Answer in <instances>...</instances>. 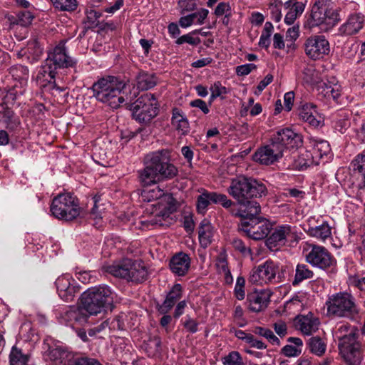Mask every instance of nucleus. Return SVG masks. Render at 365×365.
<instances>
[{"mask_svg": "<svg viewBox=\"0 0 365 365\" xmlns=\"http://www.w3.org/2000/svg\"><path fill=\"white\" fill-rule=\"evenodd\" d=\"M304 51L313 60L322 59L330 52L329 43L324 36H312L304 43Z\"/></svg>", "mask_w": 365, "mask_h": 365, "instance_id": "obj_14", "label": "nucleus"}, {"mask_svg": "<svg viewBox=\"0 0 365 365\" xmlns=\"http://www.w3.org/2000/svg\"><path fill=\"white\" fill-rule=\"evenodd\" d=\"M182 296V287L180 284H175L173 286L168 293L165 299L158 307V311L162 314H168L181 299Z\"/></svg>", "mask_w": 365, "mask_h": 365, "instance_id": "obj_26", "label": "nucleus"}, {"mask_svg": "<svg viewBox=\"0 0 365 365\" xmlns=\"http://www.w3.org/2000/svg\"><path fill=\"white\" fill-rule=\"evenodd\" d=\"M326 10L318 5L316 2L312 6L309 18L307 24L309 28L326 24L325 14Z\"/></svg>", "mask_w": 365, "mask_h": 365, "instance_id": "obj_37", "label": "nucleus"}, {"mask_svg": "<svg viewBox=\"0 0 365 365\" xmlns=\"http://www.w3.org/2000/svg\"><path fill=\"white\" fill-rule=\"evenodd\" d=\"M279 279V264L270 259L253 269L250 275V282L259 285L277 283Z\"/></svg>", "mask_w": 365, "mask_h": 365, "instance_id": "obj_10", "label": "nucleus"}, {"mask_svg": "<svg viewBox=\"0 0 365 365\" xmlns=\"http://www.w3.org/2000/svg\"><path fill=\"white\" fill-rule=\"evenodd\" d=\"M295 226L282 225L276 227L266 240V245L271 250H277L287 242H297L299 239Z\"/></svg>", "mask_w": 365, "mask_h": 365, "instance_id": "obj_11", "label": "nucleus"}, {"mask_svg": "<svg viewBox=\"0 0 365 365\" xmlns=\"http://www.w3.org/2000/svg\"><path fill=\"white\" fill-rule=\"evenodd\" d=\"M89 316L81 304L79 307H68L63 309L59 314V319L61 323L74 327L86 324Z\"/></svg>", "mask_w": 365, "mask_h": 365, "instance_id": "obj_18", "label": "nucleus"}, {"mask_svg": "<svg viewBox=\"0 0 365 365\" xmlns=\"http://www.w3.org/2000/svg\"><path fill=\"white\" fill-rule=\"evenodd\" d=\"M33 19V15L29 11L19 12L16 17L13 16H8V21L10 23V29H14L15 26L26 27L31 24Z\"/></svg>", "mask_w": 365, "mask_h": 365, "instance_id": "obj_41", "label": "nucleus"}, {"mask_svg": "<svg viewBox=\"0 0 365 365\" xmlns=\"http://www.w3.org/2000/svg\"><path fill=\"white\" fill-rule=\"evenodd\" d=\"M46 60L56 70L63 68H73L76 65V61L67 54L64 42H60L51 50L48 53Z\"/></svg>", "mask_w": 365, "mask_h": 365, "instance_id": "obj_17", "label": "nucleus"}, {"mask_svg": "<svg viewBox=\"0 0 365 365\" xmlns=\"http://www.w3.org/2000/svg\"><path fill=\"white\" fill-rule=\"evenodd\" d=\"M256 217L242 218L241 230L247 236L255 240H260L268 236L271 232L272 225L268 221L258 222Z\"/></svg>", "mask_w": 365, "mask_h": 365, "instance_id": "obj_13", "label": "nucleus"}, {"mask_svg": "<svg viewBox=\"0 0 365 365\" xmlns=\"http://www.w3.org/2000/svg\"><path fill=\"white\" fill-rule=\"evenodd\" d=\"M86 15L88 22L91 24H94L98 21V19L101 16V14L93 8L90 7L86 9Z\"/></svg>", "mask_w": 365, "mask_h": 365, "instance_id": "obj_61", "label": "nucleus"}, {"mask_svg": "<svg viewBox=\"0 0 365 365\" xmlns=\"http://www.w3.org/2000/svg\"><path fill=\"white\" fill-rule=\"evenodd\" d=\"M304 160V163L300 164V169L307 168L311 165H316L315 161L314 160V156L312 155V150H306L299 156V160Z\"/></svg>", "mask_w": 365, "mask_h": 365, "instance_id": "obj_57", "label": "nucleus"}, {"mask_svg": "<svg viewBox=\"0 0 365 365\" xmlns=\"http://www.w3.org/2000/svg\"><path fill=\"white\" fill-rule=\"evenodd\" d=\"M283 154L277 148L270 143L269 145L261 147L255 152L254 160L262 165H271L282 158Z\"/></svg>", "mask_w": 365, "mask_h": 365, "instance_id": "obj_21", "label": "nucleus"}, {"mask_svg": "<svg viewBox=\"0 0 365 365\" xmlns=\"http://www.w3.org/2000/svg\"><path fill=\"white\" fill-rule=\"evenodd\" d=\"M141 197L143 201L147 202H151L163 198L164 200H167V205L170 202L175 203L174 199L170 195H167L165 192L158 186L144 189L142 191Z\"/></svg>", "mask_w": 365, "mask_h": 365, "instance_id": "obj_32", "label": "nucleus"}, {"mask_svg": "<svg viewBox=\"0 0 365 365\" xmlns=\"http://www.w3.org/2000/svg\"><path fill=\"white\" fill-rule=\"evenodd\" d=\"M215 230L209 220L204 219L201 221L198 227V239L200 245L203 248H207L214 240Z\"/></svg>", "mask_w": 365, "mask_h": 365, "instance_id": "obj_30", "label": "nucleus"}, {"mask_svg": "<svg viewBox=\"0 0 365 365\" xmlns=\"http://www.w3.org/2000/svg\"><path fill=\"white\" fill-rule=\"evenodd\" d=\"M310 147L315 165L327 163L331 158V148L328 141L311 138H309Z\"/></svg>", "mask_w": 365, "mask_h": 365, "instance_id": "obj_20", "label": "nucleus"}, {"mask_svg": "<svg viewBox=\"0 0 365 365\" xmlns=\"http://www.w3.org/2000/svg\"><path fill=\"white\" fill-rule=\"evenodd\" d=\"M53 7L61 11H74L78 5L77 0H50Z\"/></svg>", "mask_w": 365, "mask_h": 365, "instance_id": "obj_47", "label": "nucleus"}, {"mask_svg": "<svg viewBox=\"0 0 365 365\" xmlns=\"http://www.w3.org/2000/svg\"><path fill=\"white\" fill-rule=\"evenodd\" d=\"M309 236L314 237L321 242H325L331 237V227L327 222L316 227H309L307 230Z\"/></svg>", "mask_w": 365, "mask_h": 365, "instance_id": "obj_36", "label": "nucleus"}, {"mask_svg": "<svg viewBox=\"0 0 365 365\" xmlns=\"http://www.w3.org/2000/svg\"><path fill=\"white\" fill-rule=\"evenodd\" d=\"M343 331L347 332V334L339 336L341 340L340 351L344 360L347 365H360L361 362V355L358 344H355L356 335L351 329L350 326L341 325L337 332L342 334Z\"/></svg>", "mask_w": 365, "mask_h": 365, "instance_id": "obj_8", "label": "nucleus"}, {"mask_svg": "<svg viewBox=\"0 0 365 365\" xmlns=\"http://www.w3.org/2000/svg\"><path fill=\"white\" fill-rule=\"evenodd\" d=\"M83 211L78 199L71 192L59 193L51 205V212L57 219L72 221L79 217Z\"/></svg>", "mask_w": 365, "mask_h": 365, "instance_id": "obj_4", "label": "nucleus"}, {"mask_svg": "<svg viewBox=\"0 0 365 365\" xmlns=\"http://www.w3.org/2000/svg\"><path fill=\"white\" fill-rule=\"evenodd\" d=\"M269 299L270 294L264 290L252 292L247 297L248 308L253 312H262L267 307Z\"/></svg>", "mask_w": 365, "mask_h": 365, "instance_id": "obj_22", "label": "nucleus"}, {"mask_svg": "<svg viewBox=\"0 0 365 365\" xmlns=\"http://www.w3.org/2000/svg\"><path fill=\"white\" fill-rule=\"evenodd\" d=\"M221 362L223 365H243V360L238 351H232L227 355L222 357Z\"/></svg>", "mask_w": 365, "mask_h": 365, "instance_id": "obj_49", "label": "nucleus"}, {"mask_svg": "<svg viewBox=\"0 0 365 365\" xmlns=\"http://www.w3.org/2000/svg\"><path fill=\"white\" fill-rule=\"evenodd\" d=\"M0 120H2L7 127L11 124L16 123L15 114L14 111L9 108H2V110L0 111Z\"/></svg>", "mask_w": 365, "mask_h": 365, "instance_id": "obj_53", "label": "nucleus"}, {"mask_svg": "<svg viewBox=\"0 0 365 365\" xmlns=\"http://www.w3.org/2000/svg\"><path fill=\"white\" fill-rule=\"evenodd\" d=\"M332 128L341 134L346 133L351 125V113L345 110H340L331 115Z\"/></svg>", "mask_w": 365, "mask_h": 365, "instance_id": "obj_27", "label": "nucleus"}, {"mask_svg": "<svg viewBox=\"0 0 365 365\" xmlns=\"http://www.w3.org/2000/svg\"><path fill=\"white\" fill-rule=\"evenodd\" d=\"M302 255L308 264L324 271L332 269L336 264L335 257L325 247L314 243L304 242Z\"/></svg>", "mask_w": 365, "mask_h": 365, "instance_id": "obj_5", "label": "nucleus"}, {"mask_svg": "<svg viewBox=\"0 0 365 365\" xmlns=\"http://www.w3.org/2000/svg\"><path fill=\"white\" fill-rule=\"evenodd\" d=\"M47 357L56 364L71 365L70 360L73 359L71 353L60 346L50 348Z\"/></svg>", "mask_w": 365, "mask_h": 365, "instance_id": "obj_33", "label": "nucleus"}, {"mask_svg": "<svg viewBox=\"0 0 365 365\" xmlns=\"http://www.w3.org/2000/svg\"><path fill=\"white\" fill-rule=\"evenodd\" d=\"M309 347L310 351L317 355L322 356L325 353L327 349L326 343L319 336H313L309 339Z\"/></svg>", "mask_w": 365, "mask_h": 365, "instance_id": "obj_44", "label": "nucleus"}, {"mask_svg": "<svg viewBox=\"0 0 365 365\" xmlns=\"http://www.w3.org/2000/svg\"><path fill=\"white\" fill-rule=\"evenodd\" d=\"M159 212H156L149 220L146 221L148 225L152 226H167L168 220L170 215L176 210L175 203H169L168 205H163L158 203Z\"/></svg>", "mask_w": 365, "mask_h": 365, "instance_id": "obj_23", "label": "nucleus"}, {"mask_svg": "<svg viewBox=\"0 0 365 365\" xmlns=\"http://www.w3.org/2000/svg\"><path fill=\"white\" fill-rule=\"evenodd\" d=\"M9 75L12 79L16 81L14 85L15 87L19 86L23 88L27 84L29 76V69L27 67L22 65H15L10 68Z\"/></svg>", "mask_w": 365, "mask_h": 365, "instance_id": "obj_35", "label": "nucleus"}, {"mask_svg": "<svg viewBox=\"0 0 365 365\" xmlns=\"http://www.w3.org/2000/svg\"><path fill=\"white\" fill-rule=\"evenodd\" d=\"M294 325L305 335H311L319 329V321L312 313L300 315L295 318Z\"/></svg>", "mask_w": 365, "mask_h": 365, "instance_id": "obj_24", "label": "nucleus"}, {"mask_svg": "<svg viewBox=\"0 0 365 365\" xmlns=\"http://www.w3.org/2000/svg\"><path fill=\"white\" fill-rule=\"evenodd\" d=\"M161 339L159 336L150 338L145 345V349L148 356H155L161 353Z\"/></svg>", "mask_w": 365, "mask_h": 365, "instance_id": "obj_46", "label": "nucleus"}, {"mask_svg": "<svg viewBox=\"0 0 365 365\" xmlns=\"http://www.w3.org/2000/svg\"><path fill=\"white\" fill-rule=\"evenodd\" d=\"M271 143L283 154L287 149L297 148L302 145V136L290 128H280L271 138Z\"/></svg>", "mask_w": 365, "mask_h": 365, "instance_id": "obj_12", "label": "nucleus"}, {"mask_svg": "<svg viewBox=\"0 0 365 365\" xmlns=\"http://www.w3.org/2000/svg\"><path fill=\"white\" fill-rule=\"evenodd\" d=\"M171 125L180 135H187L190 133L189 121L179 108H175L172 110Z\"/></svg>", "mask_w": 365, "mask_h": 365, "instance_id": "obj_28", "label": "nucleus"}, {"mask_svg": "<svg viewBox=\"0 0 365 365\" xmlns=\"http://www.w3.org/2000/svg\"><path fill=\"white\" fill-rule=\"evenodd\" d=\"M127 82L118 77L106 76L98 79L92 86L96 99L111 109L118 108L124 102L123 91Z\"/></svg>", "mask_w": 365, "mask_h": 365, "instance_id": "obj_2", "label": "nucleus"}, {"mask_svg": "<svg viewBox=\"0 0 365 365\" xmlns=\"http://www.w3.org/2000/svg\"><path fill=\"white\" fill-rule=\"evenodd\" d=\"M316 106L312 103H306L299 109V117L314 128L321 125V120L317 118Z\"/></svg>", "mask_w": 365, "mask_h": 365, "instance_id": "obj_31", "label": "nucleus"}, {"mask_svg": "<svg viewBox=\"0 0 365 365\" xmlns=\"http://www.w3.org/2000/svg\"><path fill=\"white\" fill-rule=\"evenodd\" d=\"M275 332L280 336L284 337L287 334V326L283 321H278L273 324Z\"/></svg>", "mask_w": 365, "mask_h": 365, "instance_id": "obj_63", "label": "nucleus"}, {"mask_svg": "<svg viewBox=\"0 0 365 365\" xmlns=\"http://www.w3.org/2000/svg\"><path fill=\"white\" fill-rule=\"evenodd\" d=\"M117 294L106 284L88 288L81 297V303L89 315H97L113 307Z\"/></svg>", "mask_w": 365, "mask_h": 365, "instance_id": "obj_3", "label": "nucleus"}, {"mask_svg": "<svg viewBox=\"0 0 365 365\" xmlns=\"http://www.w3.org/2000/svg\"><path fill=\"white\" fill-rule=\"evenodd\" d=\"M245 279L243 277L239 276L237 278L234 293L236 298L239 300L244 299L245 297Z\"/></svg>", "mask_w": 365, "mask_h": 365, "instance_id": "obj_54", "label": "nucleus"}, {"mask_svg": "<svg viewBox=\"0 0 365 365\" xmlns=\"http://www.w3.org/2000/svg\"><path fill=\"white\" fill-rule=\"evenodd\" d=\"M211 203L210 192L204 190L197 199L196 207L198 213L205 214Z\"/></svg>", "mask_w": 365, "mask_h": 365, "instance_id": "obj_48", "label": "nucleus"}, {"mask_svg": "<svg viewBox=\"0 0 365 365\" xmlns=\"http://www.w3.org/2000/svg\"><path fill=\"white\" fill-rule=\"evenodd\" d=\"M169 266L175 275L185 276L190 267V258L184 252L177 253L171 258Z\"/></svg>", "mask_w": 365, "mask_h": 365, "instance_id": "obj_25", "label": "nucleus"}, {"mask_svg": "<svg viewBox=\"0 0 365 365\" xmlns=\"http://www.w3.org/2000/svg\"><path fill=\"white\" fill-rule=\"evenodd\" d=\"M56 69L45 60L44 63L40 68L37 80L42 83V86H45L46 83L54 84Z\"/></svg>", "mask_w": 365, "mask_h": 365, "instance_id": "obj_34", "label": "nucleus"}, {"mask_svg": "<svg viewBox=\"0 0 365 365\" xmlns=\"http://www.w3.org/2000/svg\"><path fill=\"white\" fill-rule=\"evenodd\" d=\"M216 267L218 272L222 274L225 273H228V271H230L228 267V262L224 255H220L217 257L216 262Z\"/></svg>", "mask_w": 365, "mask_h": 365, "instance_id": "obj_58", "label": "nucleus"}, {"mask_svg": "<svg viewBox=\"0 0 365 365\" xmlns=\"http://www.w3.org/2000/svg\"><path fill=\"white\" fill-rule=\"evenodd\" d=\"M146 159L147 162L145 168L139 172L140 182L144 186L155 184L160 180L157 170L154 165H153L151 153L147 155Z\"/></svg>", "mask_w": 365, "mask_h": 365, "instance_id": "obj_29", "label": "nucleus"}, {"mask_svg": "<svg viewBox=\"0 0 365 365\" xmlns=\"http://www.w3.org/2000/svg\"><path fill=\"white\" fill-rule=\"evenodd\" d=\"M287 341L289 344L284 346L282 349V354L288 357L299 356L302 349V340L298 337H289Z\"/></svg>", "mask_w": 365, "mask_h": 365, "instance_id": "obj_39", "label": "nucleus"}, {"mask_svg": "<svg viewBox=\"0 0 365 365\" xmlns=\"http://www.w3.org/2000/svg\"><path fill=\"white\" fill-rule=\"evenodd\" d=\"M303 79L307 83H314L317 81L318 73L312 66H307L303 70Z\"/></svg>", "mask_w": 365, "mask_h": 365, "instance_id": "obj_55", "label": "nucleus"}, {"mask_svg": "<svg viewBox=\"0 0 365 365\" xmlns=\"http://www.w3.org/2000/svg\"><path fill=\"white\" fill-rule=\"evenodd\" d=\"M55 284L59 297L67 302L73 301L81 291L79 284L72 276L68 274L59 276Z\"/></svg>", "mask_w": 365, "mask_h": 365, "instance_id": "obj_15", "label": "nucleus"}, {"mask_svg": "<svg viewBox=\"0 0 365 365\" xmlns=\"http://www.w3.org/2000/svg\"><path fill=\"white\" fill-rule=\"evenodd\" d=\"M326 25L333 26L336 25L339 21V14L336 7L335 8H329L326 9Z\"/></svg>", "mask_w": 365, "mask_h": 365, "instance_id": "obj_52", "label": "nucleus"}, {"mask_svg": "<svg viewBox=\"0 0 365 365\" xmlns=\"http://www.w3.org/2000/svg\"><path fill=\"white\" fill-rule=\"evenodd\" d=\"M43 47L36 39L31 40L27 47L21 51L24 56H26L29 61L31 63L36 62L42 56Z\"/></svg>", "mask_w": 365, "mask_h": 365, "instance_id": "obj_38", "label": "nucleus"}, {"mask_svg": "<svg viewBox=\"0 0 365 365\" xmlns=\"http://www.w3.org/2000/svg\"><path fill=\"white\" fill-rule=\"evenodd\" d=\"M137 87L139 90L145 91L153 88L157 83V77L153 73L140 72L136 78Z\"/></svg>", "mask_w": 365, "mask_h": 365, "instance_id": "obj_40", "label": "nucleus"}, {"mask_svg": "<svg viewBox=\"0 0 365 365\" xmlns=\"http://www.w3.org/2000/svg\"><path fill=\"white\" fill-rule=\"evenodd\" d=\"M257 68L254 63H246L236 67V73L238 76H247Z\"/></svg>", "mask_w": 365, "mask_h": 365, "instance_id": "obj_59", "label": "nucleus"}, {"mask_svg": "<svg viewBox=\"0 0 365 365\" xmlns=\"http://www.w3.org/2000/svg\"><path fill=\"white\" fill-rule=\"evenodd\" d=\"M232 245L236 250L239 251L243 255L250 254L251 252L250 249L247 247L244 242L240 239H233Z\"/></svg>", "mask_w": 365, "mask_h": 365, "instance_id": "obj_60", "label": "nucleus"}, {"mask_svg": "<svg viewBox=\"0 0 365 365\" xmlns=\"http://www.w3.org/2000/svg\"><path fill=\"white\" fill-rule=\"evenodd\" d=\"M326 305L328 314L336 317H353L359 311L355 298L346 292L331 295Z\"/></svg>", "mask_w": 365, "mask_h": 365, "instance_id": "obj_7", "label": "nucleus"}, {"mask_svg": "<svg viewBox=\"0 0 365 365\" xmlns=\"http://www.w3.org/2000/svg\"><path fill=\"white\" fill-rule=\"evenodd\" d=\"M106 270L114 277L136 283L143 282L148 275V271L142 262L133 261L130 259L108 265Z\"/></svg>", "mask_w": 365, "mask_h": 365, "instance_id": "obj_6", "label": "nucleus"}, {"mask_svg": "<svg viewBox=\"0 0 365 365\" xmlns=\"http://www.w3.org/2000/svg\"><path fill=\"white\" fill-rule=\"evenodd\" d=\"M130 110L136 120L147 123L158 115L159 105L153 94L145 93L131 105Z\"/></svg>", "mask_w": 365, "mask_h": 365, "instance_id": "obj_9", "label": "nucleus"}, {"mask_svg": "<svg viewBox=\"0 0 365 365\" xmlns=\"http://www.w3.org/2000/svg\"><path fill=\"white\" fill-rule=\"evenodd\" d=\"M211 93L219 98H225V96L228 93L227 88L222 85L220 81H215L210 88Z\"/></svg>", "mask_w": 365, "mask_h": 365, "instance_id": "obj_56", "label": "nucleus"}, {"mask_svg": "<svg viewBox=\"0 0 365 365\" xmlns=\"http://www.w3.org/2000/svg\"><path fill=\"white\" fill-rule=\"evenodd\" d=\"M153 165L157 170V173L160 180L171 179L178 174L177 168L169 162V158L167 153L164 150H160L151 153Z\"/></svg>", "mask_w": 365, "mask_h": 365, "instance_id": "obj_16", "label": "nucleus"}, {"mask_svg": "<svg viewBox=\"0 0 365 365\" xmlns=\"http://www.w3.org/2000/svg\"><path fill=\"white\" fill-rule=\"evenodd\" d=\"M190 106L193 108H198L200 109L204 114H207L210 112V109L207 103L201 99H195L190 103Z\"/></svg>", "mask_w": 365, "mask_h": 365, "instance_id": "obj_64", "label": "nucleus"}, {"mask_svg": "<svg viewBox=\"0 0 365 365\" xmlns=\"http://www.w3.org/2000/svg\"><path fill=\"white\" fill-rule=\"evenodd\" d=\"M200 29H196L190 34L182 35L176 40L175 43L178 45H181L184 43H187L190 45H197L200 43V38L193 37L192 34L200 33Z\"/></svg>", "mask_w": 365, "mask_h": 365, "instance_id": "obj_51", "label": "nucleus"}, {"mask_svg": "<svg viewBox=\"0 0 365 365\" xmlns=\"http://www.w3.org/2000/svg\"><path fill=\"white\" fill-rule=\"evenodd\" d=\"M322 93L325 98L328 99L332 98L336 101L341 96V87L338 83H324L322 86Z\"/></svg>", "mask_w": 365, "mask_h": 365, "instance_id": "obj_42", "label": "nucleus"}, {"mask_svg": "<svg viewBox=\"0 0 365 365\" xmlns=\"http://www.w3.org/2000/svg\"><path fill=\"white\" fill-rule=\"evenodd\" d=\"M210 194L212 203L213 204H220L225 209H230V211L232 208H233L232 207L235 205V202L229 199L225 194L219 193L217 192H210Z\"/></svg>", "mask_w": 365, "mask_h": 365, "instance_id": "obj_45", "label": "nucleus"}, {"mask_svg": "<svg viewBox=\"0 0 365 365\" xmlns=\"http://www.w3.org/2000/svg\"><path fill=\"white\" fill-rule=\"evenodd\" d=\"M183 325L186 330L191 334L196 333L198 331V323L190 317L187 316Z\"/></svg>", "mask_w": 365, "mask_h": 365, "instance_id": "obj_62", "label": "nucleus"}, {"mask_svg": "<svg viewBox=\"0 0 365 365\" xmlns=\"http://www.w3.org/2000/svg\"><path fill=\"white\" fill-rule=\"evenodd\" d=\"M353 170L361 173L365 178V149L357 155L351 163Z\"/></svg>", "mask_w": 365, "mask_h": 365, "instance_id": "obj_50", "label": "nucleus"}, {"mask_svg": "<svg viewBox=\"0 0 365 365\" xmlns=\"http://www.w3.org/2000/svg\"><path fill=\"white\" fill-rule=\"evenodd\" d=\"M227 192L235 200V205L239 206L238 208H232L230 214L240 218H248L260 213L259 203L252 199L265 196L267 190L262 182L240 175L231 180Z\"/></svg>", "mask_w": 365, "mask_h": 365, "instance_id": "obj_1", "label": "nucleus"}, {"mask_svg": "<svg viewBox=\"0 0 365 365\" xmlns=\"http://www.w3.org/2000/svg\"><path fill=\"white\" fill-rule=\"evenodd\" d=\"M314 272L307 264H298L296 267L294 279L292 282L293 285H297L302 281L312 278Z\"/></svg>", "mask_w": 365, "mask_h": 365, "instance_id": "obj_43", "label": "nucleus"}, {"mask_svg": "<svg viewBox=\"0 0 365 365\" xmlns=\"http://www.w3.org/2000/svg\"><path fill=\"white\" fill-rule=\"evenodd\" d=\"M364 16L353 14L338 29V34L341 36H350L358 34L364 27Z\"/></svg>", "mask_w": 365, "mask_h": 365, "instance_id": "obj_19", "label": "nucleus"}]
</instances>
